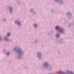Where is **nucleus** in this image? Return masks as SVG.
<instances>
[{
	"instance_id": "obj_1",
	"label": "nucleus",
	"mask_w": 74,
	"mask_h": 74,
	"mask_svg": "<svg viewBox=\"0 0 74 74\" xmlns=\"http://www.w3.org/2000/svg\"><path fill=\"white\" fill-rule=\"evenodd\" d=\"M44 65L45 66H48V64L47 63H45L44 64Z\"/></svg>"
},
{
	"instance_id": "obj_2",
	"label": "nucleus",
	"mask_w": 74,
	"mask_h": 74,
	"mask_svg": "<svg viewBox=\"0 0 74 74\" xmlns=\"http://www.w3.org/2000/svg\"><path fill=\"white\" fill-rule=\"evenodd\" d=\"M56 29H58L59 28V27L58 26H56Z\"/></svg>"
},
{
	"instance_id": "obj_3",
	"label": "nucleus",
	"mask_w": 74,
	"mask_h": 74,
	"mask_svg": "<svg viewBox=\"0 0 74 74\" xmlns=\"http://www.w3.org/2000/svg\"><path fill=\"white\" fill-rule=\"evenodd\" d=\"M10 35V34L8 33L7 35V36H9Z\"/></svg>"
},
{
	"instance_id": "obj_4",
	"label": "nucleus",
	"mask_w": 74,
	"mask_h": 74,
	"mask_svg": "<svg viewBox=\"0 0 74 74\" xmlns=\"http://www.w3.org/2000/svg\"><path fill=\"white\" fill-rule=\"evenodd\" d=\"M34 26L35 27H37V25H36V24L34 25Z\"/></svg>"
},
{
	"instance_id": "obj_5",
	"label": "nucleus",
	"mask_w": 74,
	"mask_h": 74,
	"mask_svg": "<svg viewBox=\"0 0 74 74\" xmlns=\"http://www.w3.org/2000/svg\"><path fill=\"white\" fill-rule=\"evenodd\" d=\"M10 55V53H8L7 54V55Z\"/></svg>"
},
{
	"instance_id": "obj_6",
	"label": "nucleus",
	"mask_w": 74,
	"mask_h": 74,
	"mask_svg": "<svg viewBox=\"0 0 74 74\" xmlns=\"http://www.w3.org/2000/svg\"><path fill=\"white\" fill-rule=\"evenodd\" d=\"M1 38L0 36V40H1Z\"/></svg>"
},
{
	"instance_id": "obj_7",
	"label": "nucleus",
	"mask_w": 74,
	"mask_h": 74,
	"mask_svg": "<svg viewBox=\"0 0 74 74\" xmlns=\"http://www.w3.org/2000/svg\"><path fill=\"white\" fill-rule=\"evenodd\" d=\"M18 24L19 25H20V23H18Z\"/></svg>"
},
{
	"instance_id": "obj_8",
	"label": "nucleus",
	"mask_w": 74,
	"mask_h": 74,
	"mask_svg": "<svg viewBox=\"0 0 74 74\" xmlns=\"http://www.w3.org/2000/svg\"><path fill=\"white\" fill-rule=\"evenodd\" d=\"M69 73H71V72H68Z\"/></svg>"
},
{
	"instance_id": "obj_9",
	"label": "nucleus",
	"mask_w": 74,
	"mask_h": 74,
	"mask_svg": "<svg viewBox=\"0 0 74 74\" xmlns=\"http://www.w3.org/2000/svg\"><path fill=\"white\" fill-rule=\"evenodd\" d=\"M10 9L11 11V8H10Z\"/></svg>"
},
{
	"instance_id": "obj_10",
	"label": "nucleus",
	"mask_w": 74,
	"mask_h": 74,
	"mask_svg": "<svg viewBox=\"0 0 74 74\" xmlns=\"http://www.w3.org/2000/svg\"><path fill=\"white\" fill-rule=\"evenodd\" d=\"M38 55H39V53H38Z\"/></svg>"
},
{
	"instance_id": "obj_11",
	"label": "nucleus",
	"mask_w": 74,
	"mask_h": 74,
	"mask_svg": "<svg viewBox=\"0 0 74 74\" xmlns=\"http://www.w3.org/2000/svg\"><path fill=\"white\" fill-rule=\"evenodd\" d=\"M57 36V37H58V35H57V36Z\"/></svg>"
}]
</instances>
